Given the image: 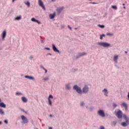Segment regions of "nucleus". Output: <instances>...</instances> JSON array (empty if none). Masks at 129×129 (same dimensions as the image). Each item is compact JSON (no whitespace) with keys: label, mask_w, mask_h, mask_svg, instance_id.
I'll return each instance as SVG.
<instances>
[{"label":"nucleus","mask_w":129,"mask_h":129,"mask_svg":"<svg viewBox=\"0 0 129 129\" xmlns=\"http://www.w3.org/2000/svg\"><path fill=\"white\" fill-rule=\"evenodd\" d=\"M123 117L125 119V121L121 123V125L125 127L129 125V118L126 115H123Z\"/></svg>","instance_id":"nucleus-1"},{"label":"nucleus","mask_w":129,"mask_h":129,"mask_svg":"<svg viewBox=\"0 0 129 129\" xmlns=\"http://www.w3.org/2000/svg\"><path fill=\"white\" fill-rule=\"evenodd\" d=\"M97 44L98 46L103 47L104 48H109L110 47V44L106 42H99Z\"/></svg>","instance_id":"nucleus-2"},{"label":"nucleus","mask_w":129,"mask_h":129,"mask_svg":"<svg viewBox=\"0 0 129 129\" xmlns=\"http://www.w3.org/2000/svg\"><path fill=\"white\" fill-rule=\"evenodd\" d=\"M1 38L0 39V42H4L6 40L7 37V30H4L1 34Z\"/></svg>","instance_id":"nucleus-3"},{"label":"nucleus","mask_w":129,"mask_h":129,"mask_svg":"<svg viewBox=\"0 0 129 129\" xmlns=\"http://www.w3.org/2000/svg\"><path fill=\"white\" fill-rule=\"evenodd\" d=\"M73 89L74 90H76V91L79 94H82V90L81 89V88L78 86L77 85L74 86Z\"/></svg>","instance_id":"nucleus-4"},{"label":"nucleus","mask_w":129,"mask_h":129,"mask_svg":"<svg viewBox=\"0 0 129 129\" xmlns=\"http://www.w3.org/2000/svg\"><path fill=\"white\" fill-rule=\"evenodd\" d=\"M82 93H84L85 94H86V93H88V92L89 91V87L88 85H85L82 89Z\"/></svg>","instance_id":"nucleus-5"},{"label":"nucleus","mask_w":129,"mask_h":129,"mask_svg":"<svg viewBox=\"0 0 129 129\" xmlns=\"http://www.w3.org/2000/svg\"><path fill=\"white\" fill-rule=\"evenodd\" d=\"M97 113L98 115L101 116V117H105V113L103 110L100 109L98 111Z\"/></svg>","instance_id":"nucleus-6"},{"label":"nucleus","mask_w":129,"mask_h":129,"mask_svg":"<svg viewBox=\"0 0 129 129\" xmlns=\"http://www.w3.org/2000/svg\"><path fill=\"white\" fill-rule=\"evenodd\" d=\"M53 97L52 95H49L48 98V104L49 106H52V99H53Z\"/></svg>","instance_id":"nucleus-7"},{"label":"nucleus","mask_w":129,"mask_h":129,"mask_svg":"<svg viewBox=\"0 0 129 129\" xmlns=\"http://www.w3.org/2000/svg\"><path fill=\"white\" fill-rule=\"evenodd\" d=\"M21 118L23 122V123H28L29 122V119H28V118H27V117L26 116H25L24 115H21Z\"/></svg>","instance_id":"nucleus-8"},{"label":"nucleus","mask_w":129,"mask_h":129,"mask_svg":"<svg viewBox=\"0 0 129 129\" xmlns=\"http://www.w3.org/2000/svg\"><path fill=\"white\" fill-rule=\"evenodd\" d=\"M86 55H87V53L86 52H81L77 55L76 58L77 59H78V58H80V57H83V56H86Z\"/></svg>","instance_id":"nucleus-9"},{"label":"nucleus","mask_w":129,"mask_h":129,"mask_svg":"<svg viewBox=\"0 0 129 129\" xmlns=\"http://www.w3.org/2000/svg\"><path fill=\"white\" fill-rule=\"evenodd\" d=\"M116 116L118 118H122V112L120 110H119L117 112L116 114Z\"/></svg>","instance_id":"nucleus-10"},{"label":"nucleus","mask_w":129,"mask_h":129,"mask_svg":"<svg viewBox=\"0 0 129 129\" xmlns=\"http://www.w3.org/2000/svg\"><path fill=\"white\" fill-rule=\"evenodd\" d=\"M38 4L39 6L41 7L43 9V10H44V11L46 10V8L44 6V3H43L42 0H38Z\"/></svg>","instance_id":"nucleus-11"},{"label":"nucleus","mask_w":129,"mask_h":129,"mask_svg":"<svg viewBox=\"0 0 129 129\" xmlns=\"http://www.w3.org/2000/svg\"><path fill=\"white\" fill-rule=\"evenodd\" d=\"M64 9V7H58L56 9V11L58 15H59V14H61L62 11Z\"/></svg>","instance_id":"nucleus-12"},{"label":"nucleus","mask_w":129,"mask_h":129,"mask_svg":"<svg viewBox=\"0 0 129 129\" xmlns=\"http://www.w3.org/2000/svg\"><path fill=\"white\" fill-rule=\"evenodd\" d=\"M102 92L103 94H104V96L106 97L108 96V91L107 90V89H104L102 91Z\"/></svg>","instance_id":"nucleus-13"},{"label":"nucleus","mask_w":129,"mask_h":129,"mask_svg":"<svg viewBox=\"0 0 129 129\" xmlns=\"http://www.w3.org/2000/svg\"><path fill=\"white\" fill-rule=\"evenodd\" d=\"M52 50L54 51V52H57V53H60V50L57 49V47H56V46H55V44H52Z\"/></svg>","instance_id":"nucleus-14"},{"label":"nucleus","mask_w":129,"mask_h":129,"mask_svg":"<svg viewBox=\"0 0 129 129\" xmlns=\"http://www.w3.org/2000/svg\"><path fill=\"white\" fill-rule=\"evenodd\" d=\"M113 60L114 63H117V60H118V55H114L113 56Z\"/></svg>","instance_id":"nucleus-15"},{"label":"nucleus","mask_w":129,"mask_h":129,"mask_svg":"<svg viewBox=\"0 0 129 129\" xmlns=\"http://www.w3.org/2000/svg\"><path fill=\"white\" fill-rule=\"evenodd\" d=\"M31 21H32V22H34L35 23H37L38 25H41V24H42V23H41V22L39 21V20L36 19L35 18H32L31 19Z\"/></svg>","instance_id":"nucleus-16"},{"label":"nucleus","mask_w":129,"mask_h":129,"mask_svg":"<svg viewBox=\"0 0 129 129\" xmlns=\"http://www.w3.org/2000/svg\"><path fill=\"white\" fill-rule=\"evenodd\" d=\"M25 78H26L27 79H29V80H33V81H34L35 80V78L32 76H25Z\"/></svg>","instance_id":"nucleus-17"},{"label":"nucleus","mask_w":129,"mask_h":129,"mask_svg":"<svg viewBox=\"0 0 129 129\" xmlns=\"http://www.w3.org/2000/svg\"><path fill=\"white\" fill-rule=\"evenodd\" d=\"M66 89H67V90H70V89H71V87H70V83L66 84Z\"/></svg>","instance_id":"nucleus-18"},{"label":"nucleus","mask_w":129,"mask_h":129,"mask_svg":"<svg viewBox=\"0 0 129 129\" xmlns=\"http://www.w3.org/2000/svg\"><path fill=\"white\" fill-rule=\"evenodd\" d=\"M55 16H56V13H54L53 14H50L49 15V18L50 19H54V18H55Z\"/></svg>","instance_id":"nucleus-19"},{"label":"nucleus","mask_w":129,"mask_h":129,"mask_svg":"<svg viewBox=\"0 0 129 129\" xmlns=\"http://www.w3.org/2000/svg\"><path fill=\"white\" fill-rule=\"evenodd\" d=\"M21 99H22L23 102L26 103V102H28V99L26 98L25 97H22L21 98Z\"/></svg>","instance_id":"nucleus-20"},{"label":"nucleus","mask_w":129,"mask_h":129,"mask_svg":"<svg viewBox=\"0 0 129 129\" xmlns=\"http://www.w3.org/2000/svg\"><path fill=\"white\" fill-rule=\"evenodd\" d=\"M20 20H22V16L21 15L15 18V21H20Z\"/></svg>","instance_id":"nucleus-21"},{"label":"nucleus","mask_w":129,"mask_h":129,"mask_svg":"<svg viewBox=\"0 0 129 129\" xmlns=\"http://www.w3.org/2000/svg\"><path fill=\"white\" fill-rule=\"evenodd\" d=\"M0 107H3L4 108H6V105L4 102L0 103Z\"/></svg>","instance_id":"nucleus-22"},{"label":"nucleus","mask_w":129,"mask_h":129,"mask_svg":"<svg viewBox=\"0 0 129 129\" xmlns=\"http://www.w3.org/2000/svg\"><path fill=\"white\" fill-rule=\"evenodd\" d=\"M0 114H1V115H5V111L2 108H0Z\"/></svg>","instance_id":"nucleus-23"},{"label":"nucleus","mask_w":129,"mask_h":129,"mask_svg":"<svg viewBox=\"0 0 129 129\" xmlns=\"http://www.w3.org/2000/svg\"><path fill=\"white\" fill-rule=\"evenodd\" d=\"M50 78H49V77H46L43 78L42 80L43 81H48L49 80Z\"/></svg>","instance_id":"nucleus-24"},{"label":"nucleus","mask_w":129,"mask_h":129,"mask_svg":"<svg viewBox=\"0 0 129 129\" xmlns=\"http://www.w3.org/2000/svg\"><path fill=\"white\" fill-rule=\"evenodd\" d=\"M121 105L123 107H126L127 106V104H126V103L125 102H123L121 103Z\"/></svg>","instance_id":"nucleus-25"},{"label":"nucleus","mask_w":129,"mask_h":129,"mask_svg":"<svg viewBox=\"0 0 129 129\" xmlns=\"http://www.w3.org/2000/svg\"><path fill=\"white\" fill-rule=\"evenodd\" d=\"M40 68H41V69H43V70H44L45 73H47V72H48V71L47 70V69H45L44 66H41Z\"/></svg>","instance_id":"nucleus-26"},{"label":"nucleus","mask_w":129,"mask_h":129,"mask_svg":"<svg viewBox=\"0 0 129 129\" xmlns=\"http://www.w3.org/2000/svg\"><path fill=\"white\" fill-rule=\"evenodd\" d=\"M24 3L26 6H27V7H28V8L30 7V3L29 1L25 2Z\"/></svg>","instance_id":"nucleus-27"},{"label":"nucleus","mask_w":129,"mask_h":129,"mask_svg":"<svg viewBox=\"0 0 129 129\" xmlns=\"http://www.w3.org/2000/svg\"><path fill=\"white\" fill-rule=\"evenodd\" d=\"M111 125L112 126H115V125H116V121H113L112 122V124H111Z\"/></svg>","instance_id":"nucleus-28"},{"label":"nucleus","mask_w":129,"mask_h":129,"mask_svg":"<svg viewBox=\"0 0 129 129\" xmlns=\"http://www.w3.org/2000/svg\"><path fill=\"white\" fill-rule=\"evenodd\" d=\"M106 35L107 36H109L110 37H112V36H113V33H106Z\"/></svg>","instance_id":"nucleus-29"},{"label":"nucleus","mask_w":129,"mask_h":129,"mask_svg":"<svg viewBox=\"0 0 129 129\" xmlns=\"http://www.w3.org/2000/svg\"><path fill=\"white\" fill-rule=\"evenodd\" d=\"M85 105V103H84V102L83 101H81L80 102V106H82V107H83Z\"/></svg>","instance_id":"nucleus-30"},{"label":"nucleus","mask_w":129,"mask_h":129,"mask_svg":"<svg viewBox=\"0 0 129 129\" xmlns=\"http://www.w3.org/2000/svg\"><path fill=\"white\" fill-rule=\"evenodd\" d=\"M98 27H99V28H101V29H104V25H101L100 24L98 25Z\"/></svg>","instance_id":"nucleus-31"},{"label":"nucleus","mask_w":129,"mask_h":129,"mask_svg":"<svg viewBox=\"0 0 129 129\" xmlns=\"http://www.w3.org/2000/svg\"><path fill=\"white\" fill-rule=\"evenodd\" d=\"M103 37H105V34L100 35V39L102 40L103 39Z\"/></svg>","instance_id":"nucleus-32"},{"label":"nucleus","mask_w":129,"mask_h":129,"mask_svg":"<svg viewBox=\"0 0 129 129\" xmlns=\"http://www.w3.org/2000/svg\"><path fill=\"white\" fill-rule=\"evenodd\" d=\"M77 69L76 68H73L71 70L72 72H76L77 71Z\"/></svg>","instance_id":"nucleus-33"},{"label":"nucleus","mask_w":129,"mask_h":129,"mask_svg":"<svg viewBox=\"0 0 129 129\" xmlns=\"http://www.w3.org/2000/svg\"><path fill=\"white\" fill-rule=\"evenodd\" d=\"M111 8L114 10H117V7L116 6H112Z\"/></svg>","instance_id":"nucleus-34"},{"label":"nucleus","mask_w":129,"mask_h":129,"mask_svg":"<svg viewBox=\"0 0 129 129\" xmlns=\"http://www.w3.org/2000/svg\"><path fill=\"white\" fill-rule=\"evenodd\" d=\"M16 95H18V96L23 95V94L21 92H16Z\"/></svg>","instance_id":"nucleus-35"},{"label":"nucleus","mask_w":129,"mask_h":129,"mask_svg":"<svg viewBox=\"0 0 129 129\" xmlns=\"http://www.w3.org/2000/svg\"><path fill=\"white\" fill-rule=\"evenodd\" d=\"M88 110H89V111H92V110H93V107H90L88 108Z\"/></svg>","instance_id":"nucleus-36"},{"label":"nucleus","mask_w":129,"mask_h":129,"mask_svg":"<svg viewBox=\"0 0 129 129\" xmlns=\"http://www.w3.org/2000/svg\"><path fill=\"white\" fill-rule=\"evenodd\" d=\"M99 129H105V127H104V126L101 125L100 126Z\"/></svg>","instance_id":"nucleus-37"},{"label":"nucleus","mask_w":129,"mask_h":129,"mask_svg":"<svg viewBox=\"0 0 129 129\" xmlns=\"http://www.w3.org/2000/svg\"><path fill=\"white\" fill-rule=\"evenodd\" d=\"M44 50H48V51H50V50H51V49L49 47H45Z\"/></svg>","instance_id":"nucleus-38"},{"label":"nucleus","mask_w":129,"mask_h":129,"mask_svg":"<svg viewBox=\"0 0 129 129\" xmlns=\"http://www.w3.org/2000/svg\"><path fill=\"white\" fill-rule=\"evenodd\" d=\"M113 107L115 108L116 106H117V105L116 103H113Z\"/></svg>","instance_id":"nucleus-39"},{"label":"nucleus","mask_w":129,"mask_h":129,"mask_svg":"<svg viewBox=\"0 0 129 129\" xmlns=\"http://www.w3.org/2000/svg\"><path fill=\"white\" fill-rule=\"evenodd\" d=\"M33 58H34V56H33V55H31L29 57V59H30V60H32V59H33Z\"/></svg>","instance_id":"nucleus-40"},{"label":"nucleus","mask_w":129,"mask_h":129,"mask_svg":"<svg viewBox=\"0 0 129 129\" xmlns=\"http://www.w3.org/2000/svg\"><path fill=\"white\" fill-rule=\"evenodd\" d=\"M90 4H92V5H97V3L95 2H91Z\"/></svg>","instance_id":"nucleus-41"},{"label":"nucleus","mask_w":129,"mask_h":129,"mask_svg":"<svg viewBox=\"0 0 129 129\" xmlns=\"http://www.w3.org/2000/svg\"><path fill=\"white\" fill-rule=\"evenodd\" d=\"M68 28L70 29V30L71 31H72V28L71 27H70V25H68Z\"/></svg>","instance_id":"nucleus-42"},{"label":"nucleus","mask_w":129,"mask_h":129,"mask_svg":"<svg viewBox=\"0 0 129 129\" xmlns=\"http://www.w3.org/2000/svg\"><path fill=\"white\" fill-rule=\"evenodd\" d=\"M40 42H41V43H42V44H44V40H40Z\"/></svg>","instance_id":"nucleus-43"},{"label":"nucleus","mask_w":129,"mask_h":129,"mask_svg":"<svg viewBox=\"0 0 129 129\" xmlns=\"http://www.w3.org/2000/svg\"><path fill=\"white\" fill-rule=\"evenodd\" d=\"M90 107H89V106H88V105H86V109L88 110V108H89Z\"/></svg>","instance_id":"nucleus-44"},{"label":"nucleus","mask_w":129,"mask_h":129,"mask_svg":"<svg viewBox=\"0 0 129 129\" xmlns=\"http://www.w3.org/2000/svg\"><path fill=\"white\" fill-rule=\"evenodd\" d=\"M124 108H125V110H126V111H127V106L126 107H125Z\"/></svg>","instance_id":"nucleus-45"},{"label":"nucleus","mask_w":129,"mask_h":129,"mask_svg":"<svg viewBox=\"0 0 129 129\" xmlns=\"http://www.w3.org/2000/svg\"><path fill=\"white\" fill-rule=\"evenodd\" d=\"M4 122H5V123L7 124V123H8V120H5L4 121Z\"/></svg>","instance_id":"nucleus-46"},{"label":"nucleus","mask_w":129,"mask_h":129,"mask_svg":"<svg viewBox=\"0 0 129 129\" xmlns=\"http://www.w3.org/2000/svg\"><path fill=\"white\" fill-rule=\"evenodd\" d=\"M21 111H23V112H25V110L24 109H21Z\"/></svg>","instance_id":"nucleus-47"},{"label":"nucleus","mask_w":129,"mask_h":129,"mask_svg":"<svg viewBox=\"0 0 129 129\" xmlns=\"http://www.w3.org/2000/svg\"><path fill=\"white\" fill-rule=\"evenodd\" d=\"M48 55H50V56H52V53H48V54H47V55L48 56Z\"/></svg>","instance_id":"nucleus-48"},{"label":"nucleus","mask_w":129,"mask_h":129,"mask_svg":"<svg viewBox=\"0 0 129 129\" xmlns=\"http://www.w3.org/2000/svg\"><path fill=\"white\" fill-rule=\"evenodd\" d=\"M127 98H128V100H129V92H128V94H127Z\"/></svg>","instance_id":"nucleus-49"},{"label":"nucleus","mask_w":129,"mask_h":129,"mask_svg":"<svg viewBox=\"0 0 129 129\" xmlns=\"http://www.w3.org/2000/svg\"><path fill=\"white\" fill-rule=\"evenodd\" d=\"M52 116H53V115L52 114L49 115V117H52Z\"/></svg>","instance_id":"nucleus-50"},{"label":"nucleus","mask_w":129,"mask_h":129,"mask_svg":"<svg viewBox=\"0 0 129 129\" xmlns=\"http://www.w3.org/2000/svg\"><path fill=\"white\" fill-rule=\"evenodd\" d=\"M64 25H61V28H64Z\"/></svg>","instance_id":"nucleus-51"},{"label":"nucleus","mask_w":129,"mask_h":129,"mask_svg":"<svg viewBox=\"0 0 129 129\" xmlns=\"http://www.w3.org/2000/svg\"><path fill=\"white\" fill-rule=\"evenodd\" d=\"M16 0H12V3H15Z\"/></svg>","instance_id":"nucleus-52"},{"label":"nucleus","mask_w":129,"mask_h":129,"mask_svg":"<svg viewBox=\"0 0 129 129\" xmlns=\"http://www.w3.org/2000/svg\"><path fill=\"white\" fill-rule=\"evenodd\" d=\"M2 102V99L0 98V103Z\"/></svg>","instance_id":"nucleus-53"},{"label":"nucleus","mask_w":129,"mask_h":129,"mask_svg":"<svg viewBox=\"0 0 129 129\" xmlns=\"http://www.w3.org/2000/svg\"><path fill=\"white\" fill-rule=\"evenodd\" d=\"M125 54H127V51H125Z\"/></svg>","instance_id":"nucleus-54"},{"label":"nucleus","mask_w":129,"mask_h":129,"mask_svg":"<svg viewBox=\"0 0 129 129\" xmlns=\"http://www.w3.org/2000/svg\"><path fill=\"white\" fill-rule=\"evenodd\" d=\"M77 29H78L77 28H75V30H77Z\"/></svg>","instance_id":"nucleus-55"},{"label":"nucleus","mask_w":129,"mask_h":129,"mask_svg":"<svg viewBox=\"0 0 129 129\" xmlns=\"http://www.w3.org/2000/svg\"><path fill=\"white\" fill-rule=\"evenodd\" d=\"M125 4H122V6H125Z\"/></svg>","instance_id":"nucleus-56"},{"label":"nucleus","mask_w":129,"mask_h":129,"mask_svg":"<svg viewBox=\"0 0 129 129\" xmlns=\"http://www.w3.org/2000/svg\"><path fill=\"white\" fill-rule=\"evenodd\" d=\"M52 2H55V0H52Z\"/></svg>","instance_id":"nucleus-57"},{"label":"nucleus","mask_w":129,"mask_h":129,"mask_svg":"<svg viewBox=\"0 0 129 129\" xmlns=\"http://www.w3.org/2000/svg\"><path fill=\"white\" fill-rule=\"evenodd\" d=\"M123 8V9H125V7H124V6Z\"/></svg>","instance_id":"nucleus-58"},{"label":"nucleus","mask_w":129,"mask_h":129,"mask_svg":"<svg viewBox=\"0 0 129 129\" xmlns=\"http://www.w3.org/2000/svg\"><path fill=\"white\" fill-rule=\"evenodd\" d=\"M2 124V121H0V124Z\"/></svg>","instance_id":"nucleus-59"},{"label":"nucleus","mask_w":129,"mask_h":129,"mask_svg":"<svg viewBox=\"0 0 129 129\" xmlns=\"http://www.w3.org/2000/svg\"><path fill=\"white\" fill-rule=\"evenodd\" d=\"M90 1H92V0H89Z\"/></svg>","instance_id":"nucleus-60"}]
</instances>
